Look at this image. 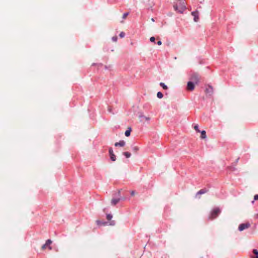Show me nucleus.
Returning a JSON list of instances; mask_svg holds the SVG:
<instances>
[{
	"mask_svg": "<svg viewBox=\"0 0 258 258\" xmlns=\"http://www.w3.org/2000/svg\"><path fill=\"white\" fill-rule=\"evenodd\" d=\"M194 129L197 132H200V131L199 129V127L198 125H196L194 126Z\"/></svg>",
	"mask_w": 258,
	"mask_h": 258,
	"instance_id": "20",
	"label": "nucleus"
},
{
	"mask_svg": "<svg viewBox=\"0 0 258 258\" xmlns=\"http://www.w3.org/2000/svg\"><path fill=\"white\" fill-rule=\"evenodd\" d=\"M125 36V33L123 32H121L120 34H119V36L121 37V38H123Z\"/></svg>",
	"mask_w": 258,
	"mask_h": 258,
	"instance_id": "22",
	"label": "nucleus"
},
{
	"mask_svg": "<svg viewBox=\"0 0 258 258\" xmlns=\"http://www.w3.org/2000/svg\"><path fill=\"white\" fill-rule=\"evenodd\" d=\"M209 89L211 90V91H212L213 88L211 86H210L209 87Z\"/></svg>",
	"mask_w": 258,
	"mask_h": 258,
	"instance_id": "32",
	"label": "nucleus"
},
{
	"mask_svg": "<svg viewBox=\"0 0 258 258\" xmlns=\"http://www.w3.org/2000/svg\"><path fill=\"white\" fill-rule=\"evenodd\" d=\"M192 16H194V21L197 22L199 20V12L197 11L192 12L191 13Z\"/></svg>",
	"mask_w": 258,
	"mask_h": 258,
	"instance_id": "7",
	"label": "nucleus"
},
{
	"mask_svg": "<svg viewBox=\"0 0 258 258\" xmlns=\"http://www.w3.org/2000/svg\"><path fill=\"white\" fill-rule=\"evenodd\" d=\"M125 144V142L122 140L120 141L119 142H116L115 143L114 145L115 146L117 147L118 146H119L120 147H123Z\"/></svg>",
	"mask_w": 258,
	"mask_h": 258,
	"instance_id": "9",
	"label": "nucleus"
},
{
	"mask_svg": "<svg viewBox=\"0 0 258 258\" xmlns=\"http://www.w3.org/2000/svg\"><path fill=\"white\" fill-rule=\"evenodd\" d=\"M112 40H113L114 42H116V41H117V36H113V37L112 38Z\"/></svg>",
	"mask_w": 258,
	"mask_h": 258,
	"instance_id": "23",
	"label": "nucleus"
},
{
	"mask_svg": "<svg viewBox=\"0 0 258 258\" xmlns=\"http://www.w3.org/2000/svg\"><path fill=\"white\" fill-rule=\"evenodd\" d=\"M131 194L132 196H134L135 194V191H132Z\"/></svg>",
	"mask_w": 258,
	"mask_h": 258,
	"instance_id": "29",
	"label": "nucleus"
},
{
	"mask_svg": "<svg viewBox=\"0 0 258 258\" xmlns=\"http://www.w3.org/2000/svg\"><path fill=\"white\" fill-rule=\"evenodd\" d=\"M52 241L50 239H48L46 241L45 244L43 245L41 247V249L42 250L45 249L47 246L48 245H50L52 243Z\"/></svg>",
	"mask_w": 258,
	"mask_h": 258,
	"instance_id": "8",
	"label": "nucleus"
},
{
	"mask_svg": "<svg viewBox=\"0 0 258 258\" xmlns=\"http://www.w3.org/2000/svg\"><path fill=\"white\" fill-rule=\"evenodd\" d=\"M120 200H121V199H120V198L112 199V200H111V204H112V205H114H114H115L117 203H118L120 201Z\"/></svg>",
	"mask_w": 258,
	"mask_h": 258,
	"instance_id": "10",
	"label": "nucleus"
},
{
	"mask_svg": "<svg viewBox=\"0 0 258 258\" xmlns=\"http://www.w3.org/2000/svg\"><path fill=\"white\" fill-rule=\"evenodd\" d=\"M201 139H205L206 138V131H202L201 132Z\"/></svg>",
	"mask_w": 258,
	"mask_h": 258,
	"instance_id": "11",
	"label": "nucleus"
},
{
	"mask_svg": "<svg viewBox=\"0 0 258 258\" xmlns=\"http://www.w3.org/2000/svg\"><path fill=\"white\" fill-rule=\"evenodd\" d=\"M96 222H97L98 225H100V222L99 221H97Z\"/></svg>",
	"mask_w": 258,
	"mask_h": 258,
	"instance_id": "30",
	"label": "nucleus"
},
{
	"mask_svg": "<svg viewBox=\"0 0 258 258\" xmlns=\"http://www.w3.org/2000/svg\"><path fill=\"white\" fill-rule=\"evenodd\" d=\"M139 119L140 122H145V121H149L150 119V117L141 114L139 115Z\"/></svg>",
	"mask_w": 258,
	"mask_h": 258,
	"instance_id": "6",
	"label": "nucleus"
},
{
	"mask_svg": "<svg viewBox=\"0 0 258 258\" xmlns=\"http://www.w3.org/2000/svg\"><path fill=\"white\" fill-rule=\"evenodd\" d=\"M109 155H111V154L113 153V150L111 148H110L109 149Z\"/></svg>",
	"mask_w": 258,
	"mask_h": 258,
	"instance_id": "24",
	"label": "nucleus"
},
{
	"mask_svg": "<svg viewBox=\"0 0 258 258\" xmlns=\"http://www.w3.org/2000/svg\"><path fill=\"white\" fill-rule=\"evenodd\" d=\"M48 248H49L50 250L52 249V247H51V246H50V245H48Z\"/></svg>",
	"mask_w": 258,
	"mask_h": 258,
	"instance_id": "31",
	"label": "nucleus"
},
{
	"mask_svg": "<svg viewBox=\"0 0 258 258\" xmlns=\"http://www.w3.org/2000/svg\"><path fill=\"white\" fill-rule=\"evenodd\" d=\"M157 44H158V45H161V44H162V42H161V41H160H160H158V42H157Z\"/></svg>",
	"mask_w": 258,
	"mask_h": 258,
	"instance_id": "28",
	"label": "nucleus"
},
{
	"mask_svg": "<svg viewBox=\"0 0 258 258\" xmlns=\"http://www.w3.org/2000/svg\"><path fill=\"white\" fill-rule=\"evenodd\" d=\"M151 20H152L153 22H154V19H153V18H152Z\"/></svg>",
	"mask_w": 258,
	"mask_h": 258,
	"instance_id": "35",
	"label": "nucleus"
},
{
	"mask_svg": "<svg viewBox=\"0 0 258 258\" xmlns=\"http://www.w3.org/2000/svg\"><path fill=\"white\" fill-rule=\"evenodd\" d=\"M254 200H258V195H256L254 197Z\"/></svg>",
	"mask_w": 258,
	"mask_h": 258,
	"instance_id": "27",
	"label": "nucleus"
},
{
	"mask_svg": "<svg viewBox=\"0 0 258 258\" xmlns=\"http://www.w3.org/2000/svg\"><path fill=\"white\" fill-rule=\"evenodd\" d=\"M133 150H134L135 152H137L139 150V148H138V147H136H136H134L133 148Z\"/></svg>",
	"mask_w": 258,
	"mask_h": 258,
	"instance_id": "26",
	"label": "nucleus"
},
{
	"mask_svg": "<svg viewBox=\"0 0 258 258\" xmlns=\"http://www.w3.org/2000/svg\"><path fill=\"white\" fill-rule=\"evenodd\" d=\"M173 8L175 11L182 13L186 9L184 0H177L176 3L173 6Z\"/></svg>",
	"mask_w": 258,
	"mask_h": 258,
	"instance_id": "1",
	"label": "nucleus"
},
{
	"mask_svg": "<svg viewBox=\"0 0 258 258\" xmlns=\"http://www.w3.org/2000/svg\"><path fill=\"white\" fill-rule=\"evenodd\" d=\"M128 14H129L128 13H124V14L123 15V16H122V18H123V19H126V18L127 17V16L128 15Z\"/></svg>",
	"mask_w": 258,
	"mask_h": 258,
	"instance_id": "21",
	"label": "nucleus"
},
{
	"mask_svg": "<svg viewBox=\"0 0 258 258\" xmlns=\"http://www.w3.org/2000/svg\"><path fill=\"white\" fill-rule=\"evenodd\" d=\"M207 192V190L206 189H202L200 190L197 194V196L198 195H202L205 194Z\"/></svg>",
	"mask_w": 258,
	"mask_h": 258,
	"instance_id": "12",
	"label": "nucleus"
},
{
	"mask_svg": "<svg viewBox=\"0 0 258 258\" xmlns=\"http://www.w3.org/2000/svg\"><path fill=\"white\" fill-rule=\"evenodd\" d=\"M252 252L256 255V256L254 258H258V250L257 249H253Z\"/></svg>",
	"mask_w": 258,
	"mask_h": 258,
	"instance_id": "18",
	"label": "nucleus"
},
{
	"mask_svg": "<svg viewBox=\"0 0 258 258\" xmlns=\"http://www.w3.org/2000/svg\"><path fill=\"white\" fill-rule=\"evenodd\" d=\"M250 226V224L248 222L240 224L238 226V230L240 231H242L244 230V229L248 228Z\"/></svg>",
	"mask_w": 258,
	"mask_h": 258,
	"instance_id": "3",
	"label": "nucleus"
},
{
	"mask_svg": "<svg viewBox=\"0 0 258 258\" xmlns=\"http://www.w3.org/2000/svg\"><path fill=\"white\" fill-rule=\"evenodd\" d=\"M123 154L126 157L130 158L131 156V154L128 152H125L123 153Z\"/></svg>",
	"mask_w": 258,
	"mask_h": 258,
	"instance_id": "15",
	"label": "nucleus"
},
{
	"mask_svg": "<svg viewBox=\"0 0 258 258\" xmlns=\"http://www.w3.org/2000/svg\"><path fill=\"white\" fill-rule=\"evenodd\" d=\"M195 84L194 82L189 81L187 84V90L189 91H192L195 89Z\"/></svg>",
	"mask_w": 258,
	"mask_h": 258,
	"instance_id": "5",
	"label": "nucleus"
},
{
	"mask_svg": "<svg viewBox=\"0 0 258 258\" xmlns=\"http://www.w3.org/2000/svg\"><path fill=\"white\" fill-rule=\"evenodd\" d=\"M131 128H128V130H127L125 132V135L126 136V137H128L130 136V134H131Z\"/></svg>",
	"mask_w": 258,
	"mask_h": 258,
	"instance_id": "13",
	"label": "nucleus"
},
{
	"mask_svg": "<svg viewBox=\"0 0 258 258\" xmlns=\"http://www.w3.org/2000/svg\"><path fill=\"white\" fill-rule=\"evenodd\" d=\"M220 213V210L219 208L214 209L211 212V215L209 217V219L213 220L216 218L218 214Z\"/></svg>",
	"mask_w": 258,
	"mask_h": 258,
	"instance_id": "2",
	"label": "nucleus"
},
{
	"mask_svg": "<svg viewBox=\"0 0 258 258\" xmlns=\"http://www.w3.org/2000/svg\"><path fill=\"white\" fill-rule=\"evenodd\" d=\"M157 96L158 98L161 99L163 98V95L161 92H158L157 94Z\"/></svg>",
	"mask_w": 258,
	"mask_h": 258,
	"instance_id": "17",
	"label": "nucleus"
},
{
	"mask_svg": "<svg viewBox=\"0 0 258 258\" xmlns=\"http://www.w3.org/2000/svg\"><path fill=\"white\" fill-rule=\"evenodd\" d=\"M160 85L164 89L167 90L168 89V87L164 84L163 83H160Z\"/></svg>",
	"mask_w": 258,
	"mask_h": 258,
	"instance_id": "16",
	"label": "nucleus"
},
{
	"mask_svg": "<svg viewBox=\"0 0 258 258\" xmlns=\"http://www.w3.org/2000/svg\"><path fill=\"white\" fill-rule=\"evenodd\" d=\"M190 80L192 82L197 84L200 81V77L198 74H194L192 75Z\"/></svg>",
	"mask_w": 258,
	"mask_h": 258,
	"instance_id": "4",
	"label": "nucleus"
},
{
	"mask_svg": "<svg viewBox=\"0 0 258 258\" xmlns=\"http://www.w3.org/2000/svg\"><path fill=\"white\" fill-rule=\"evenodd\" d=\"M207 92H208V91H210V89H209V88L207 89Z\"/></svg>",
	"mask_w": 258,
	"mask_h": 258,
	"instance_id": "34",
	"label": "nucleus"
},
{
	"mask_svg": "<svg viewBox=\"0 0 258 258\" xmlns=\"http://www.w3.org/2000/svg\"><path fill=\"white\" fill-rule=\"evenodd\" d=\"M120 191L118 190V194L119 195H120Z\"/></svg>",
	"mask_w": 258,
	"mask_h": 258,
	"instance_id": "33",
	"label": "nucleus"
},
{
	"mask_svg": "<svg viewBox=\"0 0 258 258\" xmlns=\"http://www.w3.org/2000/svg\"><path fill=\"white\" fill-rule=\"evenodd\" d=\"M110 156V159L112 161H115L116 160V157H115V155H114V153L113 154H111V155H109Z\"/></svg>",
	"mask_w": 258,
	"mask_h": 258,
	"instance_id": "14",
	"label": "nucleus"
},
{
	"mask_svg": "<svg viewBox=\"0 0 258 258\" xmlns=\"http://www.w3.org/2000/svg\"><path fill=\"white\" fill-rule=\"evenodd\" d=\"M150 40L151 42H155V38L154 37H151L150 38Z\"/></svg>",
	"mask_w": 258,
	"mask_h": 258,
	"instance_id": "25",
	"label": "nucleus"
},
{
	"mask_svg": "<svg viewBox=\"0 0 258 258\" xmlns=\"http://www.w3.org/2000/svg\"><path fill=\"white\" fill-rule=\"evenodd\" d=\"M112 218V216L111 214H107L106 216V218L108 220H110Z\"/></svg>",
	"mask_w": 258,
	"mask_h": 258,
	"instance_id": "19",
	"label": "nucleus"
}]
</instances>
